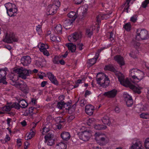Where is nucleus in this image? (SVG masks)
Instances as JSON below:
<instances>
[{
	"label": "nucleus",
	"mask_w": 149,
	"mask_h": 149,
	"mask_svg": "<svg viewBox=\"0 0 149 149\" xmlns=\"http://www.w3.org/2000/svg\"><path fill=\"white\" fill-rule=\"evenodd\" d=\"M18 40V39L13 34L10 33L8 35L6 33L3 37V41L5 42L11 43L13 42H17Z\"/></svg>",
	"instance_id": "1a4fd4ad"
},
{
	"label": "nucleus",
	"mask_w": 149,
	"mask_h": 149,
	"mask_svg": "<svg viewBox=\"0 0 149 149\" xmlns=\"http://www.w3.org/2000/svg\"><path fill=\"white\" fill-rule=\"evenodd\" d=\"M96 77L97 83L101 86L106 88L109 86L110 80L108 76L105 74L99 73L97 74Z\"/></svg>",
	"instance_id": "f03ea898"
},
{
	"label": "nucleus",
	"mask_w": 149,
	"mask_h": 149,
	"mask_svg": "<svg viewBox=\"0 0 149 149\" xmlns=\"http://www.w3.org/2000/svg\"><path fill=\"white\" fill-rule=\"evenodd\" d=\"M138 71V69L136 68H133L130 71V75L134 79L136 80V75L135 74Z\"/></svg>",
	"instance_id": "cd10ccee"
},
{
	"label": "nucleus",
	"mask_w": 149,
	"mask_h": 149,
	"mask_svg": "<svg viewBox=\"0 0 149 149\" xmlns=\"http://www.w3.org/2000/svg\"><path fill=\"white\" fill-rule=\"evenodd\" d=\"M97 0H91V2L89 3V5L91 6L92 7L95 5L97 2Z\"/></svg>",
	"instance_id": "052dcab7"
},
{
	"label": "nucleus",
	"mask_w": 149,
	"mask_h": 149,
	"mask_svg": "<svg viewBox=\"0 0 149 149\" xmlns=\"http://www.w3.org/2000/svg\"><path fill=\"white\" fill-rule=\"evenodd\" d=\"M115 60L120 65L125 64L123 58L120 55H117L114 57Z\"/></svg>",
	"instance_id": "5701e85b"
},
{
	"label": "nucleus",
	"mask_w": 149,
	"mask_h": 149,
	"mask_svg": "<svg viewBox=\"0 0 149 149\" xmlns=\"http://www.w3.org/2000/svg\"><path fill=\"white\" fill-rule=\"evenodd\" d=\"M38 47L40 51L42 52L45 55L48 56L49 55L48 52L47 50V49L49 48L48 45L40 42L38 44Z\"/></svg>",
	"instance_id": "9b49d317"
},
{
	"label": "nucleus",
	"mask_w": 149,
	"mask_h": 149,
	"mask_svg": "<svg viewBox=\"0 0 149 149\" xmlns=\"http://www.w3.org/2000/svg\"><path fill=\"white\" fill-rule=\"evenodd\" d=\"M6 76L4 78H1L0 79V83H2L3 84H7V82L6 80Z\"/></svg>",
	"instance_id": "4d7b16f0"
},
{
	"label": "nucleus",
	"mask_w": 149,
	"mask_h": 149,
	"mask_svg": "<svg viewBox=\"0 0 149 149\" xmlns=\"http://www.w3.org/2000/svg\"><path fill=\"white\" fill-rule=\"evenodd\" d=\"M36 30L38 33L40 32L41 31V26L40 25H38L37 26Z\"/></svg>",
	"instance_id": "e2e57ef3"
},
{
	"label": "nucleus",
	"mask_w": 149,
	"mask_h": 149,
	"mask_svg": "<svg viewBox=\"0 0 149 149\" xmlns=\"http://www.w3.org/2000/svg\"><path fill=\"white\" fill-rule=\"evenodd\" d=\"M79 103L80 106L83 107L86 104V101L84 100H81L79 101Z\"/></svg>",
	"instance_id": "680f3d73"
},
{
	"label": "nucleus",
	"mask_w": 149,
	"mask_h": 149,
	"mask_svg": "<svg viewBox=\"0 0 149 149\" xmlns=\"http://www.w3.org/2000/svg\"><path fill=\"white\" fill-rule=\"evenodd\" d=\"M123 96L127 106L128 107L131 106L133 103L131 97L127 93L124 94Z\"/></svg>",
	"instance_id": "dca6fc26"
},
{
	"label": "nucleus",
	"mask_w": 149,
	"mask_h": 149,
	"mask_svg": "<svg viewBox=\"0 0 149 149\" xmlns=\"http://www.w3.org/2000/svg\"><path fill=\"white\" fill-rule=\"evenodd\" d=\"M51 5L52 6H55L56 7H57L58 9V8L60 6V2L58 0H55L53 2V4H51Z\"/></svg>",
	"instance_id": "3c124183"
},
{
	"label": "nucleus",
	"mask_w": 149,
	"mask_h": 149,
	"mask_svg": "<svg viewBox=\"0 0 149 149\" xmlns=\"http://www.w3.org/2000/svg\"><path fill=\"white\" fill-rule=\"evenodd\" d=\"M76 106V104H75L71 107H70L68 111L69 113H72V112L74 111Z\"/></svg>",
	"instance_id": "09e8293b"
},
{
	"label": "nucleus",
	"mask_w": 149,
	"mask_h": 149,
	"mask_svg": "<svg viewBox=\"0 0 149 149\" xmlns=\"http://www.w3.org/2000/svg\"><path fill=\"white\" fill-rule=\"evenodd\" d=\"M138 51L137 50H135L134 51H132L130 54V56L133 58H136L137 57V54Z\"/></svg>",
	"instance_id": "79ce46f5"
},
{
	"label": "nucleus",
	"mask_w": 149,
	"mask_h": 149,
	"mask_svg": "<svg viewBox=\"0 0 149 149\" xmlns=\"http://www.w3.org/2000/svg\"><path fill=\"white\" fill-rule=\"evenodd\" d=\"M53 132L50 131L45 136V140L53 139Z\"/></svg>",
	"instance_id": "e433bc0d"
},
{
	"label": "nucleus",
	"mask_w": 149,
	"mask_h": 149,
	"mask_svg": "<svg viewBox=\"0 0 149 149\" xmlns=\"http://www.w3.org/2000/svg\"><path fill=\"white\" fill-rule=\"evenodd\" d=\"M131 0H129V2H127V0H126V2L125 3V6L123 10V12H125L127 13H128V9L130 7L129 5L130 3Z\"/></svg>",
	"instance_id": "58836bf2"
},
{
	"label": "nucleus",
	"mask_w": 149,
	"mask_h": 149,
	"mask_svg": "<svg viewBox=\"0 0 149 149\" xmlns=\"http://www.w3.org/2000/svg\"><path fill=\"white\" fill-rule=\"evenodd\" d=\"M66 45L68 47V49L72 52H75L76 49V46L73 43H68L66 44Z\"/></svg>",
	"instance_id": "a878e982"
},
{
	"label": "nucleus",
	"mask_w": 149,
	"mask_h": 149,
	"mask_svg": "<svg viewBox=\"0 0 149 149\" xmlns=\"http://www.w3.org/2000/svg\"><path fill=\"white\" fill-rule=\"evenodd\" d=\"M8 71L7 68L0 69V79L1 78H4L7 74V71Z\"/></svg>",
	"instance_id": "bb28decb"
},
{
	"label": "nucleus",
	"mask_w": 149,
	"mask_h": 149,
	"mask_svg": "<svg viewBox=\"0 0 149 149\" xmlns=\"http://www.w3.org/2000/svg\"><path fill=\"white\" fill-rule=\"evenodd\" d=\"M71 103L69 102H68L67 103H65L64 102V104L63 105V108H65V109L67 110H68H68L69 109V108L70 107H71Z\"/></svg>",
	"instance_id": "a18cd8bd"
},
{
	"label": "nucleus",
	"mask_w": 149,
	"mask_h": 149,
	"mask_svg": "<svg viewBox=\"0 0 149 149\" xmlns=\"http://www.w3.org/2000/svg\"><path fill=\"white\" fill-rule=\"evenodd\" d=\"M64 102L60 101L58 102L57 104V107L60 109H63V105Z\"/></svg>",
	"instance_id": "c03bdc74"
},
{
	"label": "nucleus",
	"mask_w": 149,
	"mask_h": 149,
	"mask_svg": "<svg viewBox=\"0 0 149 149\" xmlns=\"http://www.w3.org/2000/svg\"><path fill=\"white\" fill-rule=\"evenodd\" d=\"M16 81H13L14 84H12L17 87H19L20 90L24 93H29V88L25 83L23 82L22 83H21Z\"/></svg>",
	"instance_id": "9d476101"
},
{
	"label": "nucleus",
	"mask_w": 149,
	"mask_h": 149,
	"mask_svg": "<svg viewBox=\"0 0 149 149\" xmlns=\"http://www.w3.org/2000/svg\"><path fill=\"white\" fill-rule=\"evenodd\" d=\"M102 121L105 124L109 125L111 124V121L110 120L109 118L107 116H104L102 119Z\"/></svg>",
	"instance_id": "7c9ffc66"
},
{
	"label": "nucleus",
	"mask_w": 149,
	"mask_h": 149,
	"mask_svg": "<svg viewBox=\"0 0 149 149\" xmlns=\"http://www.w3.org/2000/svg\"><path fill=\"white\" fill-rule=\"evenodd\" d=\"M102 7L107 9L110 6V3H102L101 4Z\"/></svg>",
	"instance_id": "603ef678"
},
{
	"label": "nucleus",
	"mask_w": 149,
	"mask_h": 149,
	"mask_svg": "<svg viewBox=\"0 0 149 149\" xmlns=\"http://www.w3.org/2000/svg\"><path fill=\"white\" fill-rule=\"evenodd\" d=\"M57 7H56L54 6H52L50 5L48 6L47 9V11L49 12L48 15H53L56 12V10H57Z\"/></svg>",
	"instance_id": "6ab92c4d"
},
{
	"label": "nucleus",
	"mask_w": 149,
	"mask_h": 149,
	"mask_svg": "<svg viewBox=\"0 0 149 149\" xmlns=\"http://www.w3.org/2000/svg\"><path fill=\"white\" fill-rule=\"evenodd\" d=\"M75 118V117L74 115H72L68 118V122L71 121L72 120Z\"/></svg>",
	"instance_id": "338daca9"
},
{
	"label": "nucleus",
	"mask_w": 149,
	"mask_h": 149,
	"mask_svg": "<svg viewBox=\"0 0 149 149\" xmlns=\"http://www.w3.org/2000/svg\"><path fill=\"white\" fill-rule=\"evenodd\" d=\"M123 28L127 31H130L131 29V26L130 23L128 22L126 23L123 26Z\"/></svg>",
	"instance_id": "a19ab883"
},
{
	"label": "nucleus",
	"mask_w": 149,
	"mask_h": 149,
	"mask_svg": "<svg viewBox=\"0 0 149 149\" xmlns=\"http://www.w3.org/2000/svg\"><path fill=\"white\" fill-rule=\"evenodd\" d=\"M144 146L146 149H149V138H147L145 140Z\"/></svg>",
	"instance_id": "8fccbe9b"
},
{
	"label": "nucleus",
	"mask_w": 149,
	"mask_h": 149,
	"mask_svg": "<svg viewBox=\"0 0 149 149\" xmlns=\"http://www.w3.org/2000/svg\"><path fill=\"white\" fill-rule=\"evenodd\" d=\"M148 32L146 30L144 29H137L135 36L136 40H145L148 39Z\"/></svg>",
	"instance_id": "20e7f679"
},
{
	"label": "nucleus",
	"mask_w": 149,
	"mask_h": 149,
	"mask_svg": "<svg viewBox=\"0 0 149 149\" xmlns=\"http://www.w3.org/2000/svg\"><path fill=\"white\" fill-rule=\"evenodd\" d=\"M117 77L120 84L123 86L130 88L133 84L130 81L128 78L125 79L124 76L120 73L118 75Z\"/></svg>",
	"instance_id": "423d86ee"
},
{
	"label": "nucleus",
	"mask_w": 149,
	"mask_h": 149,
	"mask_svg": "<svg viewBox=\"0 0 149 149\" xmlns=\"http://www.w3.org/2000/svg\"><path fill=\"white\" fill-rule=\"evenodd\" d=\"M140 116L141 118L147 119L149 118V114L147 113H143L140 114Z\"/></svg>",
	"instance_id": "37998d69"
},
{
	"label": "nucleus",
	"mask_w": 149,
	"mask_h": 149,
	"mask_svg": "<svg viewBox=\"0 0 149 149\" xmlns=\"http://www.w3.org/2000/svg\"><path fill=\"white\" fill-rule=\"evenodd\" d=\"M4 5L8 16L12 17L16 15L15 14L18 11V9L15 4L8 2L6 3Z\"/></svg>",
	"instance_id": "7ed1b4c3"
},
{
	"label": "nucleus",
	"mask_w": 149,
	"mask_h": 149,
	"mask_svg": "<svg viewBox=\"0 0 149 149\" xmlns=\"http://www.w3.org/2000/svg\"><path fill=\"white\" fill-rule=\"evenodd\" d=\"M99 56V54L96 53L95 56L93 58L89 60L88 62L90 64V66L93 65L95 63L97 59L98 58Z\"/></svg>",
	"instance_id": "c85d7f7f"
},
{
	"label": "nucleus",
	"mask_w": 149,
	"mask_h": 149,
	"mask_svg": "<svg viewBox=\"0 0 149 149\" xmlns=\"http://www.w3.org/2000/svg\"><path fill=\"white\" fill-rule=\"evenodd\" d=\"M68 16L70 18L72 19L73 21H74L77 17V15L75 12L70 11L68 14Z\"/></svg>",
	"instance_id": "72a5a7b5"
},
{
	"label": "nucleus",
	"mask_w": 149,
	"mask_h": 149,
	"mask_svg": "<svg viewBox=\"0 0 149 149\" xmlns=\"http://www.w3.org/2000/svg\"><path fill=\"white\" fill-rule=\"evenodd\" d=\"M14 108L17 109H19L20 106L16 102L12 103L10 102L8 103L7 105L2 107L1 110L4 112V111H10L12 108Z\"/></svg>",
	"instance_id": "6e6552de"
},
{
	"label": "nucleus",
	"mask_w": 149,
	"mask_h": 149,
	"mask_svg": "<svg viewBox=\"0 0 149 149\" xmlns=\"http://www.w3.org/2000/svg\"><path fill=\"white\" fill-rule=\"evenodd\" d=\"M45 142H47V144L49 146H52L54 143V139H45Z\"/></svg>",
	"instance_id": "ea45409f"
},
{
	"label": "nucleus",
	"mask_w": 149,
	"mask_h": 149,
	"mask_svg": "<svg viewBox=\"0 0 149 149\" xmlns=\"http://www.w3.org/2000/svg\"><path fill=\"white\" fill-rule=\"evenodd\" d=\"M57 149H66L67 146L66 144L63 143H60L56 145Z\"/></svg>",
	"instance_id": "2f4dec72"
},
{
	"label": "nucleus",
	"mask_w": 149,
	"mask_h": 149,
	"mask_svg": "<svg viewBox=\"0 0 149 149\" xmlns=\"http://www.w3.org/2000/svg\"><path fill=\"white\" fill-rule=\"evenodd\" d=\"M84 45L83 44L81 43H79L77 44V48L79 49V50H81L83 49V47Z\"/></svg>",
	"instance_id": "13d9d810"
},
{
	"label": "nucleus",
	"mask_w": 149,
	"mask_h": 149,
	"mask_svg": "<svg viewBox=\"0 0 149 149\" xmlns=\"http://www.w3.org/2000/svg\"><path fill=\"white\" fill-rule=\"evenodd\" d=\"M131 21L133 22H135L137 20L135 16H133L130 18Z\"/></svg>",
	"instance_id": "774afa93"
},
{
	"label": "nucleus",
	"mask_w": 149,
	"mask_h": 149,
	"mask_svg": "<svg viewBox=\"0 0 149 149\" xmlns=\"http://www.w3.org/2000/svg\"><path fill=\"white\" fill-rule=\"evenodd\" d=\"M14 71L18 74L15 75L12 74L10 75L12 77V78H10V79L14 82L18 79V77L23 79H26V77L29 76L32 72L31 70L25 69L23 68L16 69Z\"/></svg>",
	"instance_id": "f257e3e1"
},
{
	"label": "nucleus",
	"mask_w": 149,
	"mask_h": 149,
	"mask_svg": "<svg viewBox=\"0 0 149 149\" xmlns=\"http://www.w3.org/2000/svg\"><path fill=\"white\" fill-rule=\"evenodd\" d=\"M21 63L24 66H26L30 64L31 59L30 56H22L21 59Z\"/></svg>",
	"instance_id": "2eb2a0df"
},
{
	"label": "nucleus",
	"mask_w": 149,
	"mask_h": 149,
	"mask_svg": "<svg viewBox=\"0 0 149 149\" xmlns=\"http://www.w3.org/2000/svg\"><path fill=\"white\" fill-rule=\"evenodd\" d=\"M94 110V107L91 105H87L85 107V112L89 116L93 114Z\"/></svg>",
	"instance_id": "aec40b11"
},
{
	"label": "nucleus",
	"mask_w": 149,
	"mask_h": 149,
	"mask_svg": "<svg viewBox=\"0 0 149 149\" xmlns=\"http://www.w3.org/2000/svg\"><path fill=\"white\" fill-rule=\"evenodd\" d=\"M47 77L52 83L57 86L58 84V81L55 77L51 72H48L47 73Z\"/></svg>",
	"instance_id": "a211bd4d"
},
{
	"label": "nucleus",
	"mask_w": 149,
	"mask_h": 149,
	"mask_svg": "<svg viewBox=\"0 0 149 149\" xmlns=\"http://www.w3.org/2000/svg\"><path fill=\"white\" fill-rule=\"evenodd\" d=\"M35 65L36 66L38 67H40L41 66L42 63L40 61L38 60H36L35 61Z\"/></svg>",
	"instance_id": "0e129e2a"
},
{
	"label": "nucleus",
	"mask_w": 149,
	"mask_h": 149,
	"mask_svg": "<svg viewBox=\"0 0 149 149\" xmlns=\"http://www.w3.org/2000/svg\"><path fill=\"white\" fill-rule=\"evenodd\" d=\"M95 119L94 118H91L89 119L88 122V125L89 126H91V124L94 122H95Z\"/></svg>",
	"instance_id": "6e6d98bb"
},
{
	"label": "nucleus",
	"mask_w": 149,
	"mask_h": 149,
	"mask_svg": "<svg viewBox=\"0 0 149 149\" xmlns=\"http://www.w3.org/2000/svg\"><path fill=\"white\" fill-rule=\"evenodd\" d=\"M93 34V29L92 28L87 29H86V35L88 37L91 38Z\"/></svg>",
	"instance_id": "c9c22d12"
},
{
	"label": "nucleus",
	"mask_w": 149,
	"mask_h": 149,
	"mask_svg": "<svg viewBox=\"0 0 149 149\" xmlns=\"http://www.w3.org/2000/svg\"><path fill=\"white\" fill-rule=\"evenodd\" d=\"M95 136L96 140L100 145H105L108 142V138L105 136L103 137L102 135L100 133H96L95 134Z\"/></svg>",
	"instance_id": "0eeeda50"
},
{
	"label": "nucleus",
	"mask_w": 149,
	"mask_h": 149,
	"mask_svg": "<svg viewBox=\"0 0 149 149\" xmlns=\"http://www.w3.org/2000/svg\"><path fill=\"white\" fill-rule=\"evenodd\" d=\"M130 45L131 46L134 47L136 48H137L140 46V43L134 40L131 42Z\"/></svg>",
	"instance_id": "4c0bfd02"
},
{
	"label": "nucleus",
	"mask_w": 149,
	"mask_h": 149,
	"mask_svg": "<svg viewBox=\"0 0 149 149\" xmlns=\"http://www.w3.org/2000/svg\"><path fill=\"white\" fill-rule=\"evenodd\" d=\"M90 149H102L99 147L95 146L94 144H91L89 145Z\"/></svg>",
	"instance_id": "5fc2aeb1"
},
{
	"label": "nucleus",
	"mask_w": 149,
	"mask_h": 149,
	"mask_svg": "<svg viewBox=\"0 0 149 149\" xmlns=\"http://www.w3.org/2000/svg\"><path fill=\"white\" fill-rule=\"evenodd\" d=\"M82 36V34L80 32H75L71 34L68 37V40L71 42H75Z\"/></svg>",
	"instance_id": "f8f14e48"
},
{
	"label": "nucleus",
	"mask_w": 149,
	"mask_h": 149,
	"mask_svg": "<svg viewBox=\"0 0 149 149\" xmlns=\"http://www.w3.org/2000/svg\"><path fill=\"white\" fill-rule=\"evenodd\" d=\"M105 70H109L113 72L116 77H117L121 72L117 71L113 66L111 64L106 65L104 68Z\"/></svg>",
	"instance_id": "ddd939ff"
},
{
	"label": "nucleus",
	"mask_w": 149,
	"mask_h": 149,
	"mask_svg": "<svg viewBox=\"0 0 149 149\" xmlns=\"http://www.w3.org/2000/svg\"><path fill=\"white\" fill-rule=\"evenodd\" d=\"M33 137L29 133L28 134H26L25 136V139L26 140H28L29 139H31Z\"/></svg>",
	"instance_id": "bf43d9fd"
},
{
	"label": "nucleus",
	"mask_w": 149,
	"mask_h": 149,
	"mask_svg": "<svg viewBox=\"0 0 149 149\" xmlns=\"http://www.w3.org/2000/svg\"><path fill=\"white\" fill-rule=\"evenodd\" d=\"M32 123L31 124V127H32V128L31 130H34V129L36 127L37 123Z\"/></svg>",
	"instance_id": "69168bd1"
},
{
	"label": "nucleus",
	"mask_w": 149,
	"mask_h": 149,
	"mask_svg": "<svg viewBox=\"0 0 149 149\" xmlns=\"http://www.w3.org/2000/svg\"><path fill=\"white\" fill-rule=\"evenodd\" d=\"M130 149H145L142 142L139 140H136L134 143H133Z\"/></svg>",
	"instance_id": "4468645a"
},
{
	"label": "nucleus",
	"mask_w": 149,
	"mask_h": 149,
	"mask_svg": "<svg viewBox=\"0 0 149 149\" xmlns=\"http://www.w3.org/2000/svg\"><path fill=\"white\" fill-rule=\"evenodd\" d=\"M141 87L138 86H135L133 84L131 86L130 88L133 90L134 92L138 94H140L141 93V90L142 89Z\"/></svg>",
	"instance_id": "b1692460"
},
{
	"label": "nucleus",
	"mask_w": 149,
	"mask_h": 149,
	"mask_svg": "<svg viewBox=\"0 0 149 149\" xmlns=\"http://www.w3.org/2000/svg\"><path fill=\"white\" fill-rule=\"evenodd\" d=\"M59 58L57 56H55L53 60V62L54 64H59Z\"/></svg>",
	"instance_id": "864d4df0"
},
{
	"label": "nucleus",
	"mask_w": 149,
	"mask_h": 149,
	"mask_svg": "<svg viewBox=\"0 0 149 149\" xmlns=\"http://www.w3.org/2000/svg\"><path fill=\"white\" fill-rule=\"evenodd\" d=\"M49 132L50 130L48 127H44L42 129V134L43 135H46Z\"/></svg>",
	"instance_id": "de8ad7c7"
},
{
	"label": "nucleus",
	"mask_w": 149,
	"mask_h": 149,
	"mask_svg": "<svg viewBox=\"0 0 149 149\" xmlns=\"http://www.w3.org/2000/svg\"><path fill=\"white\" fill-rule=\"evenodd\" d=\"M72 19H66L63 22V25L64 27H68L67 28H70L73 22Z\"/></svg>",
	"instance_id": "393cba45"
},
{
	"label": "nucleus",
	"mask_w": 149,
	"mask_h": 149,
	"mask_svg": "<svg viewBox=\"0 0 149 149\" xmlns=\"http://www.w3.org/2000/svg\"><path fill=\"white\" fill-rule=\"evenodd\" d=\"M62 29L61 25L59 24L55 27L54 30L56 33L61 34Z\"/></svg>",
	"instance_id": "c756f323"
},
{
	"label": "nucleus",
	"mask_w": 149,
	"mask_h": 149,
	"mask_svg": "<svg viewBox=\"0 0 149 149\" xmlns=\"http://www.w3.org/2000/svg\"><path fill=\"white\" fill-rule=\"evenodd\" d=\"M18 104L20 106V107H21L23 108H25L27 107L28 106L27 103L26 101L24 99L20 100L19 102V103Z\"/></svg>",
	"instance_id": "f704fd0d"
},
{
	"label": "nucleus",
	"mask_w": 149,
	"mask_h": 149,
	"mask_svg": "<svg viewBox=\"0 0 149 149\" xmlns=\"http://www.w3.org/2000/svg\"><path fill=\"white\" fill-rule=\"evenodd\" d=\"M117 93V91L113 89L110 91L105 92L104 95L109 98H112L115 97Z\"/></svg>",
	"instance_id": "f3484780"
},
{
	"label": "nucleus",
	"mask_w": 149,
	"mask_h": 149,
	"mask_svg": "<svg viewBox=\"0 0 149 149\" xmlns=\"http://www.w3.org/2000/svg\"><path fill=\"white\" fill-rule=\"evenodd\" d=\"M149 3V0H145L142 3L141 6L143 8H146L147 6V5Z\"/></svg>",
	"instance_id": "49530a36"
},
{
	"label": "nucleus",
	"mask_w": 149,
	"mask_h": 149,
	"mask_svg": "<svg viewBox=\"0 0 149 149\" xmlns=\"http://www.w3.org/2000/svg\"><path fill=\"white\" fill-rule=\"evenodd\" d=\"M92 132L90 130H85L79 133L78 134L79 139L82 141H88L91 136Z\"/></svg>",
	"instance_id": "39448f33"
},
{
	"label": "nucleus",
	"mask_w": 149,
	"mask_h": 149,
	"mask_svg": "<svg viewBox=\"0 0 149 149\" xmlns=\"http://www.w3.org/2000/svg\"><path fill=\"white\" fill-rule=\"evenodd\" d=\"M61 136L63 140L67 141L70 139L71 136L68 132H63L61 134Z\"/></svg>",
	"instance_id": "4be33fe9"
},
{
	"label": "nucleus",
	"mask_w": 149,
	"mask_h": 149,
	"mask_svg": "<svg viewBox=\"0 0 149 149\" xmlns=\"http://www.w3.org/2000/svg\"><path fill=\"white\" fill-rule=\"evenodd\" d=\"M135 74L136 75V81L137 82H139L142 80L145 75L143 72L138 69Z\"/></svg>",
	"instance_id": "412c9836"
},
{
	"label": "nucleus",
	"mask_w": 149,
	"mask_h": 149,
	"mask_svg": "<svg viewBox=\"0 0 149 149\" xmlns=\"http://www.w3.org/2000/svg\"><path fill=\"white\" fill-rule=\"evenodd\" d=\"M107 126L103 125L98 124L94 126V128L96 130H104L107 128Z\"/></svg>",
	"instance_id": "473e14b6"
}]
</instances>
